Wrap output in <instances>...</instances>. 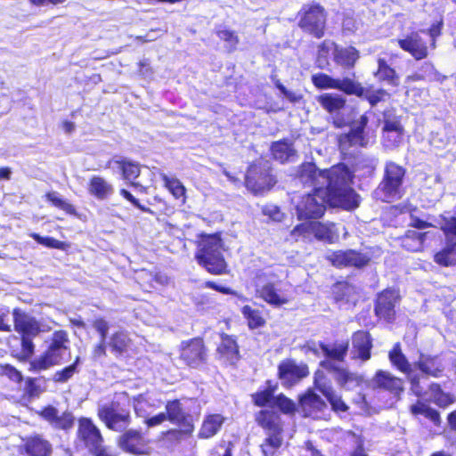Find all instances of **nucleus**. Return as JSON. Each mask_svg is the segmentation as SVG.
<instances>
[{
    "instance_id": "obj_1",
    "label": "nucleus",
    "mask_w": 456,
    "mask_h": 456,
    "mask_svg": "<svg viewBox=\"0 0 456 456\" xmlns=\"http://www.w3.org/2000/svg\"><path fill=\"white\" fill-rule=\"evenodd\" d=\"M322 187L323 195L332 207L353 209L359 206V196L351 187L353 174L345 164L323 170Z\"/></svg>"
},
{
    "instance_id": "obj_2",
    "label": "nucleus",
    "mask_w": 456,
    "mask_h": 456,
    "mask_svg": "<svg viewBox=\"0 0 456 456\" xmlns=\"http://www.w3.org/2000/svg\"><path fill=\"white\" fill-rule=\"evenodd\" d=\"M222 249L223 243L218 235H205L199 242L195 258L208 273L222 274L227 267Z\"/></svg>"
},
{
    "instance_id": "obj_3",
    "label": "nucleus",
    "mask_w": 456,
    "mask_h": 456,
    "mask_svg": "<svg viewBox=\"0 0 456 456\" xmlns=\"http://www.w3.org/2000/svg\"><path fill=\"white\" fill-rule=\"evenodd\" d=\"M47 348L39 357L30 362V370L41 371L59 365L70 348V339L66 330H55L46 341Z\"/></svg>"
},
{
    "instance_id": "obj_4",
    "label": "nucleus",
    "mask_w": 456,
    "mask_h": 456,
    "mask_svg": "<svg viewBox=\"0 0 456 456\" xmlns=\"http://www.w3.org/2000/svg\"><path fill=\"white\" fill-rule=\"evenodd\" d=\"M14 330L21 335V349L20 359L26 361L35 352V345L32 341L41 332L49 330V328L42 325L37 319L20 308L12 311Z\"/></svg>"
},
{
    "instance_id": "obj_5",
    "label": "nucleus",
    "mask_w": 456,
    "mask_h": 456,
    "mask_svg": "<svg viewBox=\"0 0 456 456\" xmlns=\"http://www.w3.org/2000/svg\"><path fill=\"white\" fill-rule=\"evenodd\" d=\"M406 169L403 166L392 160L387 161L382 180L373 192L374 197L384 202L400 199Z\"/></svg>"
},
{
    "instance_id": "obj_6",
    "label": "nucleus",
    "mask_w": 456,
    "mask_h": 456,
    "mask_svg": "<svg viewBox=\"0 0 456 456\" xmlns=\"http://www.w3.org/2000/svg\"><path fill=\"white\" fill-rule=\"evenodd\" d=\"M441 230L445 236V247L437 252L434 260L442 266L456 265V216H442Z\"/></svg>"
},
{
    "instance_id": "obj_7",
    "label": "nucleus",
    "mask_w": 456,
    "mask_h": 456,
    "mask_svg": "<svg viewBox=\"0 0 456 456\" xmlns=\"http://www.w3.org/2000/svg\"><path fill=\"white\" fill-rule=\"evenodd\" d=\"M329 204L323 195V188H316L314 193H308L301 197L297 203L296 211L298 219H317L322 216Z\"/></svg>"
},
{
    "instance_id": "obj_8",
    "label": "nucleus",
    "mask_w": 456,
    "mask_h": 456,
    "mask_svg": "<svg viewBox=\"0 0 456 456\" xmlns=\"http://www.w3.org/2000/svg\"><path fill=\"white\" fill-rule=\"evenodd\" d=\"M98 416L106 427L116 432H122L131 423L130 411L112 402L99 407Z\"/></svg>"
},
{
    "instance_id": "obj_9",
    "label": "nucleus",
    "mask_w": 456,
    "mask_h": 456,
    "mask_svg": "<svg viewBox=\"0 0 456 456\" xmlns=\"http://www.w3.org/2000/svg\"><path fill=\"white\" fill-rule=\"evenodd\" d=\"M326 12L320 4L304 7L300 12L298 26L305 32L321 38L326 26Z\"/></svg>"
},
{
    "instance_id": "obj_10",
    "label": "nucleus",
    "mask_w": 456,
    "mask_h": 456,
    "mask_svg": "<svg viewBox=\"0 0 456 456\" xmlns=\"http://www.w3.org/2000/svg\"><path fill=\"white\" fill-rule=\"evenodd\" d=\"M313 84L319 89H338L346 94L361 96L363 88L354 77L333 78L325 73H316L312 76Z\"/></svg>"
},
{
    "instance_id": "obj_11",
    "label": "nucleus",
    "mask_w": 456,
    "mask_h": 456,
    "mask_svg": "<svg viewBox=\"0 0 456 456\" xmlns=\"http://www.w3.org/2000/svg\"><path fill=\"white\" fill-rule=\"evenodd\" d=\"M324 370L332 375L337 385L344 390H354L363 382V377L356 372H353L347 368L341 367L331 360H323L320 362Z\"/></svg>"
},
{
    "instance_id": "obj_12",
    "label": "nucleus",
    "mask_w": 456,
    "mask_h": 456,
    "mask_svg": "<svg viewBox=\"0 0 456 456\" xmlns=\"http://www.w3.org/2000/svg\"><path fill=\"white\" fill-rule=\"evenodd\" d=\"M368 121L367 116L362 115L358 120L351 124L348 133L339 135L338 146L341 152L347 153L352 147H365L367 145L368 139L364 134V129Z\"/></svg>"
},
{
    "instance_id": "obj_13",
    "label": "nucleus",
    "mask_w": 456,
    "mask_h": 456,
    "mask_svg": "<svg viewBox=\"0 0 456 456\" xmlns=\"http://www.w3.org/2000/svg\"><path fill=\"white\" fill-rule=\"evenodd\" d=\"M312 233L319 240L334 243L338 240V234L333 224H323L321 222H310L297 225L292 230V235Z\"/></svg>"
},
{
    "instance_id": "obj_14",
    "label": "nucleus",
    "mask_w": 456,
    "mask_h": 456,
    "mask_svg": "<svg viewBox=\"0 0 456 456\" xmlns=\"http://www.w3.org/2000/svg\"><path fill=\"white\" fill-rule=\"evenodd\" d=\"M77 441L89 452L98 450L103 444L99 428L88 418H82L78 420Z\"/></svg>"
},
{
    "instance_id": "obj_15",
    "label": "nucleus",
    "mask_w": 456,
    "mask_h": 456,
    "mask_svg": "<svg viewBox=\"0 0 456 456\" xmlns=\"http://www.w3.org/2000/svg\"><path fill=\"white\" fill-rule=\"evenodd\" d=\"M399 299L400 296L397 290L390 289L383 290L376 299L374 309L376 315L387 322H392L395 315V307Z\"/></svg>"
},
{
    "instance_id": "obj_16",
    "label": "nucleus",
    "mask_w": 456,
    "mask_h": 456,
    "mask_svg": "<svg viewBox=\"0 0 456 456\" xmlns=\"http://www.w3.org/2000/svg\"><path fill=\"white\" fill-rule=\"evenodd\" d=\"M327 259L337 267L354 266L361 268L370 262V257L367 255L353 249L331 252L327 256Z\"/></svg>"
},
{
    "instance_id": "obj_17",
    "label": "nucleus",
    "mask_w": 456,
    "mask_h": 456,
    "mask_svg": "<svg viewBox=\"0 0 456 456\" xmlns=\"http://www.w3.org/2000/svg\"><path fill=\"white\" fill-rule=\"evenodd\" d=\"M181 359L190 367L197 368L206 360L203 340L193 338L183 342L181 346Z\"/></svg>"
},
{
    "instance_id": "obj_18",
    "label": "nucleus",
    "mask_w": 456,
    "mask_h": 456,
    "mask_svg": "<svg viewBox=\"0 0 456 456\" xmlns=\"http://www.w3.org/2000/svg\"><path fill=\"white\" fill-rule=\"evenodd\" d=\"M316 388L327 398L335 411H346L348 407L337 394L330 382L327 379L322 370H317L314 374Z\"/></svg>"
},
{
    "instance_id": "obj_19",
    "label": "nucleus",
    "mask_w": 456,
    "mask_h": 456,
    "mask_svg": "<svg viewBox=\"0 0 456 456\" xmlns=\"http://www.w3.org/2000/svg\"><path fill=\"white\" fill-rule=\"evenodd\" d=\"M309 374L306 364H297L293 361L282 362L279 365V378L285 386H292Z\"/></svg>"
},
{
    "instance_id": "obj_20",
    "label": "nucleus",
    "mask_w": 456,
    "mask_h": 456,
    "mask_svg": "<svg viewBox=\"0 0 456 456\" xmlns=\"http://www.w3.org/2000/svg\"><path fill=\"white\" fill-rule=\"evenodd\" d=\"M256 165H251L246 175V186L255 194H261L265 191H269L276 183V180L268 173L265 172L258 177Z\"/></svg>"
},
{
    "instance_id": "obj_21",
    "label": "nucleus",
    "mask_w": 456,
    "mask_h": 456,
    "mask_svg": "<svg viewBox=\"0 0 456 456\" xmlns=\"http://www.w3.org/2000/svg\"><path fill=\"white\" fill-rule=\"evenodd\" d=\"M398 45L417 61L425 59L428 55L427 44L419 32H411L404 38L398 39Z\"/></svg>"
},
{
    "instance_id": "obj_22",
    "label": "nucleus",
    "mask_w": 456,
    "mask_h": 456,
    "mask_svg": "<svg viewBox=\"0 0 456 456\" xmlns=\"http://www.w3.org/2000/svg\"><path fill=\"white\" fill-rule=\"evenodd\" d=\"M41 416L47 420L53 428L68 431L75 423V417L70 411L60 413L53 406H47L41 411Z\"/></svg>"
},
{
    "instance_id": "obj_23",
    "label": "nucleus",
    "mask_w": 456,
    "mask_h": 456,
    "mask_svg": "<svg viewBox=\"0 0 456 456\" xmlns=\"http://www.w3.org/2000/svg\"><path fill=\"white\" fill-rule=\"evenodd\" d=\"M166 419L175 425H181L185 428L186 432H191L193 426L191 421V416L186 414L179 400L168 401L166 404Z\"/></svg>"
},
{
    "instance_id": "obj_24",
    "label": "nucleus",
    "mask_w": 456,
    "mask_h": 456,
    "mask_svg": "<svg viewBox=\"0 0 456 456\" xmlns=\"http://www.w3.org/2000/svg\"><path fill=\"white\" fill-rule=\"evenodd\" d=\"M374 387L389 391L395 395H398L403 390V379L393 376L390 372L385 370L377 371L372 379Z\"/></svg>"
},
{
    "instance_id": "obj_25",
    "label": "nucleus",
    "mask_w": 456,
    "mask_h": 456,
    "mask_svg": "<svg viewBox=\"0 0 456 456\" xmlns=\"http://www.w3.org/2000/svg\"><path fill=\"white\" fill-rule=\"evenodd\" d=\"M323 170L319 169L314 163H304L299 167L297 173V181L304 186H313L314 191L316 188L322 187V178Z\"/></svg>"
},
{
    "instance_id": "obj_26",
    "label": "nucleus",
    "mask_w": 456,
    "mask_h": 456,
    "mask_svg": "<svg viewBox=\"0 0 456 456\" xmlns=\"http://www.w3.org/2000/svg\"><path fill=\"white\" fill-rule=\"evenodd\" d=\"M352 345L354 359H360L365 362L370 358L372 343L369 333L365 331L355 332L352 338Z\"/></svg>"
},
{
    "instance_id": "obj_27",
    "label": "nucleus",
    "mask_w": 456,
    "mask_h": 456,
    "mask_svg": "<svg viewBox=\"0 0 456 456\" xmlns=\"http://www.w3.org/2000/svg\"><path fill=\"white\" fill-rule=\"evenodd\" d=\"M119 446L126 452L133 454H142L144 444L142 434L134 429L126 430L118 439Z\"/></svg>"
},
{
    "instance_id": "obj_28",
    "label": "nucleus",
    "mask_w": 456,
    "mask_h": 456,
    "mask_svg": "<svg viewBox=\"0 0 456 456\" xmlns=\"http://www.w3.org/2000/svg\"><path fill=\"white\" fill-rule=\"evenodd\" d=\"M414 365L424 374L432 377H439L444 371V366L438 356L420 354Z\"/></svg>"
},
{
    "instance_id": "obj_29",
    "label": "nucleus",
    "mask_w": 456,
    "mask_h": 456,
    "mask_svg": "<svg viewBox=\"0 0 456 456\" xmlns=\"http://www.w3.org/2000/svg\"><path fill=\"white\" fill-rule=\"evenodd\" d=\"M24 448L28 456H49L52 452V444L40 435L28 437Z\"/></svg>"
},
{
    "instance_id": "obj_30",
    "label": "nucleus",
    "mask_w": 456,
    "mask_h": 456,
    "mask_svg": "<svg viewBox=\"0 0 456 456\" xmlns=\"http://www.w3.org/2000/svg\"><path fill=\"white\" fill-rule=\"evenodd\" d=\"M88 191L91 195L94 196L97 200H103L111 196L114 192V188L105 178L98 175H94L88 184Z\"/></svg>"
},
{
    "instance_id": "obj_31",
    "label": "nucleus",
    "mask_w": 456,
    "mask_h": 456,
    "mask_svg": "<svg viewBox=\"0 0 456 456\" xmlns=\"http://www.w3.org/2000/svg\"><path fill=\"white\" fill-rule=\"evenodd\" d=\"M256 292L262 299L275 307H279L289 302L287 297L282 293H279V290L273 282H268L261 288H258Z\"/></svg>"
},
{
    "instance_id": "obj_32",
    "label": "nucleus",
    "mask_w": 456,
    "mask_h": 456,
    "mask_svg": "<svg viewBox=\"0 0 456 456\" xmlns=\"http://www.w3.org/2000/svg\"><path fill=\"white\" fill-rule=\"evenodd\" d=\"M359 51L353 47H338L335 46L334 50V61L338 65L346 68H353L359 59Z\"/></svg>"
},
{
    "instance_id": "obj_33",
    "label": "nucleus",
    "mask_w": 456,
    "mask_h": 456,
    "mask_svg": "<svg viewBox=\"0 0 456 456\" xmlns=\"http://www.w3.org/2000/svg\"><path fill=\"white\" fill-rule=\"evenodd\" d=\"M258 425L271 432H282L280 416L270 410H262L256 417Z\"/></svg>"
},
{
    "instance_id": "obj_34",
    "label": "nucleus",
    "mask_w": 456,
    "mask_h": 456,
    "mask_svg": "<svg viewBox=\"0 0 456 456\" xmlns=\"http://www.w3.org/2000/svg\"><path fill=\"white\" fill-rule=\"evenodd\" d=\"M224 421V418L221 414L207 416L201 425L199 436L205 439L214 436L220 430Z\"/></svg>"
},
{
    "instance_id": "obj_35",
    "label": "nucleus",
    "mask_w": 456,
    "mask_h": 456,
    "mask_svg": "<svg viewBox=\"0 0 456 456\" xmlns=\"http://www.w3.org/2000/svg\"><path fill=\"white\" fill-rule=\"evenodd\" d=\"M375 77L378 80L392 86H398L400 84V77L395 70L381 58L378 60V69L375 72Z\"/></svg>"
},
{
    "instance_id": "obj_36",
    "label": "nucleus",
    "mask_w": 456,
    "mask_h": 456,
    "mask_svg": "<svg viewBox=\"0 0 456 456\" xmlns=\"http://www.w3.org/2000/svg\"><path fill=\"white\" fill-rule=\"evenodd\" d=\"M319 104L329 113H336L346 105V99L336 94H323L317 98Z\"/></svg>"
},
{
    "instance_id": "obj_37",
    "label": "nucleus",
    "mask_w": 456,
    "mask_h": 456,
    "mask_svg": "<svg viewBox=\"0 0 456 456\" xmlns=\"http://www.w3.org/2000/svg\"><path fill=\"white\" fill-rule=\"evenodd\" d=\"M348 342L334 343L331 346L320 344V347L324 355L332 362H343L347 354Z\"/></svg>"
},
{
    "instance_id": "obj_38",
    "label": "nucleus",
    "mask_w": 456,
    "mask_h": 456,
    "mask_svg": "<svg viewBox=\"0 0 456 456\" xmlns=\"http://www.w3.org/2000/svg\"><path fill=\"white\" fill-rule=\"evenodd\" d=\"M129 343L130 338L127 333L123 330L113 333L107 341V345L116 356L122 355L126 352Z\"/></svg>"
},
{
    "instance_id": "obj_39",
    "label": "nucleus",
    "mask_w": 456,
    "mask_h": 456,
    "mask_svg": "<svg viewBox=\"0 0 456 456\" xmlns=\"http://www.w3.org/2000/svg\"><path fill=\"white\" fill-rule=\"evenodd\" d=\"M272 154L276 160L281 163L289 161L295 155L296 151L292 144L288 141H279L272 144Z\"/></svg>"
},
{
    "instance_id": "obj_40",
    "label": "nucleus",
    "mask_w": 456,
    "mask_h": 456,
    "mask_svg": "<svg viewBox=\"0 0 456 456\" xmlns=\"http://www.w3.org/2000/svg\"><path fill=\"white\" fill-rule=\"evenodd\" d=\"M160 402L150 396L140 395L134 402V411L142 418L148 417L154 410L159 408Z\"/></svg>"
},
{
    "instance_id": "obj_41",
    "label": "nucleus",
    "mask_w": 456,
    "mask_h": 456,
    "mask_svg": "<svg viewBox=\"0 0 456 456\" xmlns=\"http://www.w3.org/2000/svg\"><path fill=\"white\" fill-rule=\"evenodd\" d=\"M389 361L392 365L398 369L400 371L406 373L411 370V363L406 356L403 354L401 346L396 343L388 354Z\"/></svg>"
},
{
    "instance_id": "obj_42",
    "label": "nucleus",
    "mask_w": 456,
    "mask_h": 456,
    "mask_svg": "<svg viewBox=\"0 0 456 456\" xmlns=\"http://www.w3.org/2000/svg\"><path fill=\"white\" fill-rule=\"evenodd\" d=\"M300 404L303 411L309 414L313 411H321L326 406L325 402L321 398V396L311 391L300 398Z\"/></svg>"
},
{
    "instance_id": "obj_43",
    "label": "nucleus",
    "mask_w": 456,
    "mask_h": 456,
    "mask_svg": "<svg viewBox=\"0 0 456 456\" xmlns=\"http://www.w3.org/2000/svg\"><path fill=\"white\" fill-rule=\"evenodd\" d=\"M428 233L408 231L403 240V246L411 251H420Z\"/></svg>"
},
{
    "instance_id": "obj_44",
    "label": "nucleus",
    "mask_w": 456,
    "mask_h": 456,
    "mask_svg": "<svg viewBox=\"0 0 456 456\" xmlns=\"http://www.w3.org/2000/svg\"><path fill=\"white\" fill-rule=\"evenodd\" d=\"M411 411L414 415H423L430 419L436 427H440L442 423L439 412L423 403L418 402L416 404L411 405Z\"/></svg>"
},
{
    "instance_id": "obj_45",
    "label": "nucleus",
    "mask_w": 456,
    "mask_h": 456,
    "mask_svg": "<svg viewBox=\"0 0 456 456\" xmlns=\"http://www.w3.org/2000/svg\"><path fill=\"white\" fill-rule=\"evenodd\" d=\"M217 351L229 361L237 359L239 354L236 341L228 335L222 337V342L219 345Z\"/></svg>"
},
{
    "instance_id": "obj_46",
    "label": "nucleus",
    "mask_w": 456,
    "mask_h": 456,
    "mask_svg": "<svg viewBox=\"0 0 456 456\" xmlns=\"http://www.w3.org/2000/svg\"><path fill=\"white\" fill-rule=\"evenodd\" d=\"M281 444V432H271L261 444V449L265 456H273Z\"/></svg>"
},
{
    "instance_id": "obj_47",
    "label": "nucleus",
    "mask_w": 456,
    "mask_h": 456,
    "mask_svg": "<svg viewBox=\"0 0 456 456\" xmlns=\"http://www.w3.org/2000/svg\"><path fill=\"white\" fill-rule=\"evenodd\" d=\"M160 177L173 196L177 200H181L183 203L185 202L186 190L183 183L177 178L168 177L166 174H160Z\"/></svg>"
},
{
    "instance_id": "obj_48",
    "label": "nucleus",
    "mask_w": 456,
    "mask_h": 456,
    "mask_svg": "<svg viewBox=\"0 0 456 456\" xmlns=\"http://www.w3.org/2000/svg\"><path fill=\"white\" fill-rule=\"evenodd\" d=\"M79 363L80 357L77 356L74 362L71 365L67 366L61 370H57L53 376V380L57 383H65L69 381L74 376L75 373L79 372Z\"/></svg>"
},
{
    "instance_id": "obj_49",
    "label": "nucleus",
    "mask_w": 456,
    "mask_h": 456,
    "mask_svg": "<svg viewBox=\"0 0 456 456\" xmlns=\"http://www.w3.org/2000/svg\"><path fill=\"white\" fill-rule=\"evenodd\" d=\"M122 171L123 177L126 180H134L140 175V167L137 163L127 159L115 160Z\"/></svg>"
},
{
    "instance_id": "obj_50",
    "label": "nucleus",
    "mask_w": 456,
    "mask_h": 456,
    "mask_svg": "<svg viewBox=\"0 0 456 456\" xmlns=\"http://www.w3.org/2000/svg\"><path fill=\"white\" fill-rule=\"evenodd\" d=\"M383 130L385 137H389L390 134H395V143H399L401 142L403 128L398 121L387 120Z\"/></svg>"
},
{
    "instance_id": "obj_51",
    "label": "nucleus",
    "mask_w": 456,
    "mask_h": 456,
    "mask_svg": "<svg viewBox=\"0 0 456 456\" xmlns=\"http://www.w3.org/2000/svg\"><path fill=\"white\" fill-rule=\"evenodd\" d=\"M274 388H273L271 386H269L267 388H265L263 391L257 392L255 395H252L253 401L256 405L263 407L265 406L269 403H273L274 401Z\"/></svg>"
},
{
    "instance_id": "obj_52",
    "label": "nucleus",
    "mask_w": 456,
    "mask_h": 456,
    "mask_svg": "<svg viewBox=\"0 0 456 456\" xmlns=\"http://www.w3.org/2000/svg\"><path fill=\"white\" fill-rule=\"evenodd\" d=\"M47 200L52 202L55 207L64 210L69 214H73L75 212L74 207L59 197V193L56 191H51L46 194Z\"/></svg>"
},
{
    "instance_id": "obj_53",
    "label": "nucleus",
    "mask_w": 456,
    "mask_h": 456,
    "mask_svg": "<svg viewBox=\"0 0 456 456\" xmlns=\"http://www.w3.org/2000/svg\"><path fill=\"white\" fill-rule=\"evenodd\" d=\"M273 405L277 406L281 411L286 414L294 413L296 411L295 403L283 395H279L274 398Z\"/></svg>"
},
{
    "instance_id": "obj_54",
    "label": "nucleus",
    "mask_w": 456,
    "mask_h": 456,
    "mask_svg": "<svg viewBox=\"0 0 456 456\" xmlns=\"http://www.w3.org/2000/svg\"><path fill=\"white\" fill-rule=\"evenodd\" d=\"M218 37L227 43V47L230 52L236 49L239 44V37L234 31L229 29H220L216 32Z\"/></svg>"
},
{
    "instance_id": "obj_55",
    "label": "nucleus",
    "mask_w": 456,
    "mask_h": 456,
    "mask_svg": "<svg viewBox=\"0 0 456 456\" xmlns=\"http://www.w3.org/2000/svg\"><path fill=\"white\" fill-rule=\"evenodd\" d=\"M31 237L39 244H42L45 247L51 248H58V249H64L65 248V242L60 241L58 240H55L52 237H42L37 233H32Z\"/></svg>"
},
{
    "instance_id": "obj_56",
    "label": "nucleus",
    "mask_w": 456,
    "mask_h": 456,
    "mask_svg": "<svg viewBox=\"0 0 456 456\" xmlns=\"http://www.w3.org/2000/svg\"><path fill=\"white\" fill-rule=\"evenodd\" d=\"M411 383V390L417 396H422L425 394L423 387L420 385V376L411 370L405 373Z\"/></svg>"
},
{
    "instance_id": "obj_57",
    "label": "nucleus",
    "mask_w": 456,
    "mask_h": 456,
    "mask_svg": "<svg viewBox=\"0 0 456 456\" xmlns=\"http://www.w3.org/2000/svg\"><path fill=\"white\" fill-rule=\"evenodd\" d=\"M430 143L435 148L443 149L449 143V137H447L444 132L438 131L432 134Z\"/></svg>"
},
{
    "instance_id": "obj_58",
    "label": "nucleus",
    "mask_w": 456,
    "mask_h": 456,
    "mask_svg": "<svg viewBox=\"0 0 456 456\" xmlns=\"http://www.w3.org/2000/svg\"><path fill=\"white\" fill-rule=\"evenodd\" d=\"M93 327L100 334V340L107 341V335L110 329L109 322L102 318H98L93 322Z\"/></svg>"
},
{
    "instance_id": "obj_59",
    "label": "nucleus",
    "mask_w": 456,
    "mask_h": 456,
    "mask_svg": "<svg viewBox=\"0 0 456 456\" xmlns=\"http://www.w3.org/2000/svg\"><path fill=\"white\" fill-rule=\"evenodd\" d=\"M348 436L352 442L355 444L354 450L351 452V456H368L363 449V440L353 432H349Z\"/></svg>"
},
{
    "instance_id": "obj_60",
    "label": "nucleus",
    "mask_w": 456,
    "mask_h": 456,
    "mask_svg": "<svg viewBox=\"0 0 456 456\" xmlns=\"http://www.w3.org/2000/svg\"><path fill=\"white\" fill-rule=\"evenodd\" d=\"M263 214L268 216L274 221H281L282 219V213L277 206L270 205L263 208Z\"/></svg>"
},
{
    "instance_id": "obj_61",
    "label": "nucleus",
    "mask_w": 456,
    "mask_h": 456,
    "mask_svg": "<svg viewBox=\"0 0 456 456\" xmlns=\"http://www.w3.org/2000/svg\"><path fill=\"white\" fill-rule=\"evenodd\" d=\"M456 399L451 395L450 394H446L444 391H442L435 399L434 402L436 404H437L439 407H446L450 405L451 403H454Z\"/></svg>"
},
{
    "instance_id": "obj_62",
    "label": "nucleus",
    "mask_w": 456,
    "mask_h": 456,
    "mask_svg": "<svg viewBox=\"0 0 456 456\" xmlns=\"http://www.w3.org/2000/svg\"><path fill=\"white\" fill-rule=\"evenodd\" d=\"M120 194L126 199L128 201H130L134 207L141 209L143 212H151L150 208L142 206L140 204L137 199H135L128 191L125 189L120 190Z\"/></svg>"
},
{
    "instance_id": "obj_63",
    "label": "nucleus",
    "mask_w": 456,
    "mask_h": 456,
    "mask_svg": "<svg viewBox=\"0 0 456 456\" xmlns=\"http://www.w3.org/2000/svg\"><path fill=\"white\" fill-rule=\"evenodd\" d=\"M144 419H145L144 422L146 423V425L149 428L160 425L161 423H163L164 421L167 420L166 413H164V412H160L158 415L151 417V418L146 417Z\"/></svg>"
},
{
    "instance_id": "obj_64",
    "label": "nucleus",
    "mask_w": 456,
    "mask_h": 456,
    "mask_svg": "<svg viewBox=\"0 0 456 456\" xmlns=\"http://www.w3.org/2000/svg\"><path fill=\"white\" fill-rule=\"evenodd\" d=\"M106 346H108L107 341L100 340V342L94 347L92 355L94 360L106 355Z\"/></svg>"
}]
</instances>
